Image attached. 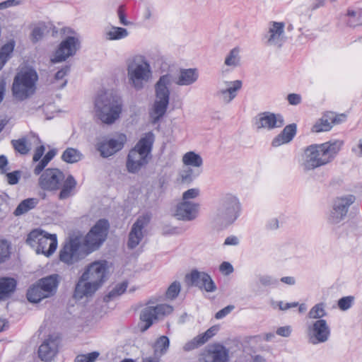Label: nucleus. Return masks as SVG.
<instances>
[{
  "label": "nucleus",
  "instance_id": "f257e3e1",
  "mask_svg": "<svg viewBox=\"0 0 362 362\" xmlns=\"http://www.w3.org/2000/svg\"><path fill=\"white\" fill-rule=\"evenodd\" d=\"M199 78L197 69H181L176 77L167 73L160 76L155 84V101L150 112L153 123H156L166 112L170 100V86L174 82L180 86H188L194 83Z\"/></svg>",
  "mask_w": 362,
  "mask_h": 362
},
{
  "label": "nucleus",
  "instance_id": "f03ea898",
  "mask_svg": "<svg viewBox=\"0 0 362 362\" xmlns=\"http://www.w3.org/2000/svg\"><path fill=\"white\" fill-rule=\"evenodd\" d=\"M343 145L341 140L329 141L320 144H311L304 148L298 164L304 172L315 170L331 163Z\"/></svg>",
  "mask_w": 362,
  "mask_h": 362
},
{
  "label": "nucleus",
  "instance_id": "7ed1b4c3",
  "mask_svg": "<svg viewBox=\"0 0 362 362\" xmlns=\"http://www.w3.org/2000/svg\"><path fill=\"white\" fill-rule=\"evenodd\" d=\"M241 204L238 198L232 194L221 196L211 214L214 228L223 230L232 225L240 216Z\"/></svg>",
  "mask_w": 362,
  "mask_h": 362
},
{
  "label": "nucleus",
  "instance_id": "20e7f679",
  "mask_svg": "<svg viewBox=\"0 0 362 362\" xmlns=\"http://www.w3.org/2000/svg\"><path fill=\"white\" fill-rule=\"evenodd\" d=\"M122 99L111 90L100 91L94 101V112L103 123L111 124L122 112Z\"/></svg>",
  "mask_w": 362,
  "mask_h": 362
},
{
  "label": "nucleus",
  "instance_id": "39448f33",
  "mask_svg": "<svg viewBox=\"0 0 362 362\" xmlns=\"http://www.w3.org/2000/svg\"><path fill=\"white\" fill-rule=\"evenodd\" d=\"M153 142L154 134L152 132H148L129 151L126 168L129 173H138L148 164Z\"/></svg>",
  "mask_w": 362,
  "mask_h": 362
},
{
  "label": "nucleus",
  "instance_id": "423d86ee",
  "mask_svg": "<svg viewBox=\"0 0 362 362\" xmlns=\"http://www.w3.org/2000/svg\"><path fill=\"white\" fill-rule=\"evenodd\" d=\"M129 85L135 90H141L152 77L149 62L143 56H135L127 62Z\"/></svg>",
  "mask_w": 362,
  "mask_h": 362
},
{
  "label": "nucleus",
  "instance_id": "0eeeda50",
  "mask_svg": "<svg viewBox=\"0 0 362 362\" xmlns=\"http://www.w3.org/2000/svg\"><path fill=\"white\" fill-rule=\"evenodd\" d=\"M38 75L33 69H23L16 74L12 84V94L15 99L23 101L30 98L36 90Z\"/></svg>",
  "mask_w": 362,
  "mask_h": 362
},
{
  "label": "nucleus",
  "instance_id": "6e6552de",
  "mask_svg": "<svg viewBox=\"0 0 362 362\" xmlns=\"http://www.w3.org/2000/svg\"><path fill=\"white\" fill-rule=\"evenodd\" d=\"M26 243L37 254L46 257L51 256L55 252L58 244L55 234H49L41 229L30 231L27 236Z\"/></svg>",
  "mask_w": 362,
  "mask_h": 362
},
{
  "label": "nucleus",
  "instance_id": "1a4fd4ad",
  "mask_svg": "<svg viewBox=\"0 0 362 362\" xmlns=\"http://www.w3.org/2000/svg\"><path fill=\"white\" fill-rule=\"evenodd\" d=\"M88 255L82 244V238L72 236L64 243L59 252V260L67 265H72Z\"/></svg>",
  "mask_w": 362,
  "mask_h": 362
},
{
  "label": "nucleus",
  "instance_id": "9d476101",
  "mask_svg": "<svg viewBox=\"0 0 362 362\" xmlns=\"http://www.w3.org/2000/svg\"><path fill=\"white\" fill-rule=\"evenodd\" d=\"M110 225L107 220L100 219L88 234L82 238V244L88 255L98 250L105 240Z\"/></svg>",
  "mask_w": 362,
  "mask_h": 362
},
{
  "label": "nucleus",
  "instance_id": "9b49d317",
  "mask_svg": "<svg viewBox=\"0 0 362 362\" xmlns=\"http://www.w3.org/2000/svg\"><path fill=\"white\" fill-rule=\"evenodd\" d=\"M331 336V329L325 320L307 323L306 337L309 344L317 345L326 343Z\"/></svg>",
  "mask_w": 362,
  "mask_h": 362
},
{
  "label": "nucleus",
  "instance_id": "f8f14e48",
  "mask_svg": "<svg viewBox=\"0 0 362 362\" xmlns=\"http://www.w3.org/2000/svg\"><path fill=\"white\" fill-rule=\"evenodd\" d=\"M264 40L267 46L281 48L286 40L285 23L276 21L269 22Z\"/></svg>",
  "mask_w": 362,
  "mask_h": 362
},
{
  "label": "nucleus",
  "instance_id": "ddd939ff",
  "mask_svg": "<svg viewBox=\"0 0 362 362\" xmlns=\"http://www.w3.org/2000/svg\"><path fill=\"white\" fill-rule=\"evenodd\" d=\"M126 142V135L119 134L112 138L98 142L96 149L103 158H108L122 150Z\"/></svg>",
  "mask_w": 362,
  "mask_h": 362
},
{
  "label": "nucleus",
  "instance_id": "4468645a",
  "mask_svg": "<svg viewBox=\"0 0 362 362\" xmlns=\"http://www.w3.org/2000/svg\"><path fill=\"white\" fill-rule=\"evenodd\" d=\"M65 176L57 168H47L40 176L38 184L44 190L55 191L59 189Z\"/></svg>",
  "mask_w": 362,
  "mask_h": 362
},
{
  "label": "nucleus",
  "instance_id": "2eb2a0df",
  "mask_svg": "<svg viewBox=\"0 0 362 362\" xmlns=\"http://www.w3.org/2000/svg\"><path fill=\"white\" fill-rule=\"evenodd\" d=\"M242 85L240 80L221 81L218 84L216 96L223 103L228 104L237 96Z\"/></svg>",
  "mask_w": 362,
  "mask_h": 362
},
{
  "label": "nucleus",
  "instance_id": "dca6fc26",
  "mask_svg": "<svg viewBox=\"0 0 362 362\" xmlns=\"http://www.w3.org/2000/svg\"><path fill=\"white\" fill-rule=\"evenodd\" d=\"M255 127L257 129L270 131L276 128H281L284 125L282 115L270 112H264L255 117Z\"/></svg>",
  "mask_w": 362,
  "mask_h": 362
},
{
  "label": "nucleus",
  "instance_id": "f3484780",
  "mask_svg": "<svg viewBox=\"0 0 362 362\" xmlns=\"http://www.w3.org/2000/svg\"><path fill=\"white\" fill-rule=\"evenodd\" d=\"M186 279L190 281L192 286L198 287L206 292L212 293L217 289L211 276L206 272L194 269L190 274L186 275Z\"/></svg>",
  "mask_w": 362,
  "mask_h": 362
},
{
  "label": "nucleus",
  "instance_id": "a211bd4d",
  "mask_svg": "<svg viewBox=\"0 0 362 362\" xmlns=\"http://www.w3.org/2000/svg\"><path fill=\"white\" fill-rule=\"evenodd\" d=\"M107 269L105 261H96L87 267L81 276L83 279H87L100 286L105 280Z\"/></svg>",
  "mask_w": 362,
  "mask_h": 362
},
{
  "label": "nucleus",
  "instance_id": "6ab92c4d",
  "mask_svg": "<svg viewBox=\"0 0 362 362\" xmlns=\"http://www.w3.org/2000/svg\"><path fill=\"white\" fill-rule=\"evenodd\" d=\"M79 47V41L74 37H68L63 40L55 52L54 57L52 59L53 63L65 61L70 56L74 55Z\"/></svg>",
  "mask_w": 362,
  "mask_h": 362
},
{
  "label": "nucleus",
  "instance_id": "aec40b11",
  "mask_svg": "<svg viewBox=\"0 0 362 362\" xmlns=\"http://www.w3.org/2000/svg\"><path fill=\"white\" fill-rule=\"evenodd\" d=\"M150 221V216L145 214L139 216L133 224L129 234L127 246L130 249L135 248L144 238L143 229Z\"/></svg>",
  "mask_w": 362,
  "mask_h": 362
},
{
  "label": "nucleus",
  "instance_id": "412c9836",
  "mask_svg": "<svg viewBox=\"0 0 362 362\" xmlns=\"http://www.w3.org/2000/svg\"><path fill=\"white\" fill-rule=\"evenodd\" d=\"M199 209V204L189 201H182L176 206L175 216L178 220L190 221L197 218Z\"/></svg>",
  "mask_w": 362,
  "mask_h": 362
},
{
  "label": "nucleus",
  "instance_id": "4be33fe9",
  "mask_svg": "<svg viewBox=\"0 0 362 362\" xmlns=\"http://www.w3.org/2000/svg\"><path fill=\"white\" fill-rule=\"evenodd\" d=\"M100 286H97L94 283L87 279H83V276H81L78 280L74 291V298L77 299H81L86 296L93 295Z\"/></svg>",
  "mask_w": 362,
  "mask_h": 362
},
{
  "label": "nucleus",
  "instance_id": "5701e85b",
  "mask_svg": "<svg viewBox=\"0 0 362 362\" xmlns=\"http://www.w3.org/2000/svg\"><path fill=\"white\" fill-rule=\"evenodd\" d=\"M57 352V341L49 338L43 341L38 349V355L42 361L51 360Z\"/></svg>",
  "mask_w": 362,
  "mask_h": 362
},
{
  "label": "nucleus",
  "instance_id": "b1692460",
  "mask_svg": "<svg viewBox=\"0 0 362 362\" xmlns=\"http://www.w3.org/2000/svg\"><path fill=\"white\" fill-rule=\"evenodd\" d=\"M296 124H291L284 127L283 131L277 135L272 142L274 147L290 142L296 134Z\"/></svg>",
  "mask_w": 362,
  "mask_h": 362
},
{
  "label": "nucleus",
  "instance_id": "393cba45",
  "mask_svg": "<svg viewBox=\"0 0 362 362\" xmlns=\"http://www.w3.org/2000/svg\"><path fill=\"white\" fill-rule=\"evenodd\" d=\"M228 350L223 346L217 344L209 351L205 357L206 362H228Z\"/></svg>",
  "mask_w": 362,
  "mask_h": 362
},
{
  "label": "nucleus",
  "instance_id": "a878e982",
  "mask_svg": "<svg viewBox=\"0 0 362 362\" xmlns=\"http://www.w3.org/2000/svg\"><path fill=\"white\" fill-rule=\"evenodd\" d=\"M38 283L42 288V292L45 293V296L49 298L54 296L57 291L59 284V276L57 274L48 276L40 279Z\"/></svg>",
  "mask_w": 362,
  "mask_h": 362
},
{
  "label": "nucleus",
  "instance_id": "bb28decb",
  "mask_svg": "<svg viewBox=\"0 0 362 362\" xmlns=\"http://www.w3.org/2000/svg\"><path fill=\"white\" fill-rule=\"evenodd\" d=\"M16 280L11 277H0V301L11 296L16 288Z\"/></svg>",
  "mask_w": 362,
  "mask_h": 362
},
{
  "label": "nucleus",
  "instance_id": "cd10ccee",
  "mask_svg": "<svg viewBox=\"0 0 362 362\" xmlns=\"http://www.w3.org/2000/svg\"><path fill=\"white\" fill-rule=\"evenodd\" d=\"M240 51L238 47H234L226 55L225 60H224V65L221 70V73L223 75L229 71V69L228 68H226V66L229 67L231 69H234L235 68L240 66Z\"/></svg>",
  "mask_w": 362,
  "mask_h": 362
},
{
  "label": "nucleus",
  "instance_id": "c85d7f7f",
  "mask_svg": "<svg viewBox=\"0 0 362 362\" xmlns=\"http://www.w3.org/2000/svg\"><path fill=\"white\" fill-rule=\"evenodd\" d=\"M160 298L157 297H152L147 302L148 305L153 307V312L156 315H158V320L170 314L173 310V308L171 305L165 303H160Z\"/></svg>",
  "mask_w": 362,
  "mask_h": 362
},
{
  "label": "nucleus",
  "instance_id": "c756f323",
  "mask_svg": "<svg viewBox=\"0 0 362 362\" xmlns=\"http://www.w3.org/2000/svg\"><path fill=\"white\" fill-rule=\"evenodd\" d=\"M153 306L148 305L146 303V306L142 309L140 314V320L141 322L145 323L144 327L141 329L144 332L148 329L153 323L154 321L158 320V315L154 312Z\"/></svg>",
  "mask_w": 362,
  "mask_h": 362
},
{
  "label": "nucleus",
  "instance_id": "7c9ffc66",
  "mask_svg": "<svg viewBox=\"0 0 362 362\" xmlns=\"http://www.w3.org/2000/svg\"><path fill=\"white\" fill-rule=\"evenodd\" d=\"M201 173L200 169H193L190 167L183 168L178 174L177 181L179 184H190Z\"/></svg>",
  "mask_w": 362,
  "mask_h": 362
},
{
  "label": "nucleus",
  "instance_id": "2f4dec72",
  "mask_svg": "<svg viewBox=\"0 0 362 362\" xmlns=\"http://www.w3.org/2000/svg\"><path fill=\"white\" fill-rule=\"evenodd\" d=\"M62 185V189L59 194V199H66L73 195V192L76 186V181L74 177L69 175Z\"/></svg>",
  "mask_w": 362,
  "mask_h": 362
},
{
  "label": "nucleus",
  "instance_id": "473e14b6",
  "mask_svg": "<svg viewBox=\"0 0 362 362\" xmlns=\"http://www.w3.org/2000/svg\"><path fill=\"white\" fill-rule=\"evenodd\" d=\"M332 117V112L324 115L322 118L313 125L312 131L313 132H321L330 130L333 127Z\"/></svg>",
  "mask_w": 362,
  "mask_h": 362
},
{
  "label": "nucleus",
  "instance_id": "72a5a7b5",
  "mask_svg": "<svg viewBox=\"0 0 362 362\" xmlns=\"http://www.w3.org/2000/svg\"><path fill=\"white\" fill-rule=\"evenodd\" d=\"M182 160L186 167H193L194 169H199L203 165L202 158L194 151L184 154Z\"/></svg>",
  "mask_w": 362,
  "mask_h": 362
},
{
  "label": "nucleus",
  "instance_id": "f704fd0d",
  "mask_svg": "<svg viewBox=\"0 0 362 362\" xmlns=\"http://www.w3.org/2000/svg\"><path fill=\"white\" fill-rule=\"evenodd\" d=\"M129 32L126 28L112 26L106 28L105 36L107 40H119L127 37Z\"/></svg>",
  "mask_w": 362,
  "mask_h": 362
},
{
  "label": "nucleus",
  "instance_id": "c9c22d12",
  "mask_svg": "<svg viewBox=\"0 0 362 362\" xmlns=\"http://www.w3.org/2000/svg\"><path fill=\"white\" fill-rule=\"evenodd\" d=\"M355 200L356 198L354 195H345L337 197L333 205L337 207V210H339L347 215L350 206L355 202Z\"/></svg>",
  "mask_w": 362,
  "mask_h": 362
},
{
  "label": "nucleus",
  "instance_id": "e433bc0d",
  "mask_svg": "<svg viewBox=\"0 0 362 362\" xmlns=\"http://www.w3.org/2000/svg\"><path fill=\"white\" fill-rule=\"evenodd\" d=\"M42 291V288L37 281L36 284L33 285L28 290L27 298L28 301L37 303L41 300L48 298V296H45V293Z\"/></svg>",
  "mask_w": 362,
  "mask_h": 362
},
{
  "label": "nucleus",
  "instance_id": "4c0bfd02",
  "mask_svg": "<svg viewBox=\"0 0 362 362\" xmlns=\"http://www.w3.org/2000/svg\"><path fill=\"white\" fill-rule=\"evenodd\" d=\"M83 158V155L76 148H68L62 155V159L68 163H74L80 161Z\"/></svg>",
  "mask_w": 362,
  "mask_h": 362
},
{
  "label": "nucleus",
  "instance_id": "58836bf2",
  "mask_svg": "<svg viewBox=\"0 0 362 362\" xmlns=\"http://www.w3.org/2000/svg\"><path fill=\"white\" fill-rule=\"evenodd\" d=\"M37 204V199L29 198L22 201L15 209L13 214L15 216H21L27 213L30 209L35 207Z\"/></svg>",
  "mask_w": 362,
  "mask_h": 362
},
{
  "label": "nucleus",
  "instance_id": "ea45409f",
  "mask_svg": "<svg viewBox=\"0 0 362 362\" xmlns=\"http://www.w3.org/2000/svg\"><path fill=\"white\" fill-rule=\"evenodd\" d=\"M14 47L15 42L11 40L5 44L0 49V70H1L7 61L11 58Z\"/></svg>",
  "mask_w": 362,
  "mask_h": 362
},
{
  "label": "nucleus",
  "instance_id": "a19ab883",
  "mask_svg": "<svg viewBox=\"0 0 362 362\" xmlns=\"http://www.w3.org/2000/svg\"><path fill=\"white\" fill-rule=\"evenodd\" d=\"M170 345V341L168 337L161 336L156 341L154 345L155 355L160 356L166 353Z\"/></svg>",
  "mask_w": 362,
  "mask_h": 362
},
{
  "label": "nucleus",
  "instance_id": "79ce46f5",
  "mask_svg": "<svg viewBox=\"0 0 362 362\" xmlns=\"http://www.w3.org/2000/svg\"><path fill=\"white\" fill-rule=\"evenodd\" d=\"M327 315L325 304L320 303L315 305L309 311L308 317L315 320H323L322 317Z\"/></svg>",
  "mask_w": 362,
  "mask_h": 362
},
{
  "label": "nucleus",
  "instance_id": "37998d69",
  "mask_svg": "<svg viewBox=\"0 0 362 362\" xmlns=\"http://www.w3.org/2000/svg\"><path fill=\"white\" fill-rule=\"evenodd\" d=\"M346 217V214L339 210H337V207L333 205L328 216V222L332 225L337 226L340 224Z\"/></svg>",
  "mask_w": 362,
  "mask_h": 362
},
{
  "label": "nucleus",
  "instance_id": "c03bdc74",
  "mask_svg": "<svg viewBox=\"0 0 362 362\" xmlns=\"http://www.w3.org/2000/svg\"><path fill=\"white\" fill-rule=\"evenodd\" d=\"M127 288V284L125 282L116 285L115 287L104 297V300L105 302H110L112 299L124 293Z\"/></svg>",
  "mask_w": 362,
  "mask_h": 362
},
{
  "label": "nucleus",
  "instance_id": "a18cd8bd",
  "mask_svg": "<svg viewBox=\"0 0 362 362\" xmlns=\"http://www.w3.org/2000/svg\"><path fill=\"white\" fill-rule=\"evenodd\" d=\"M11 255V244L4 239H0V264L9 259Z\"/></svg>",
  "mask_w": 362,
  "mask_h": 362
},
{
  "label": "nucleus",
  "instance_id": "49530a36",
  "mask_svg": "<svg viewBox=\"0 0 362 362\" xmlns=\"http://www.w3.org/2000/svg\"><path fill=\"white\" fill-rule=\"evenodd\" d=\"M69 71L70 67L69 66H65L56 73L54 76V82L62 81L61 83L57 85L58 88H63L66 86L67 81L66 79H64V78L67 75Z\"/></svg>",
  "mask_w": 362,
  "mask_h": 362
},
{
  "label": "nucleus",
  "instance_id": "de8ad7c7",
  "mask_svg": "<svg viewBox=\"0 0 362 362\" xmlns=\"http://www.w3.org/2000/svg\"><path fill=\"white\" fill-rule=\"evenodd\" d=\"M11 143L15 150L21 154H26L30 150L25 138L13 140Z\"/></svg>",
  "mask_w": 362,
  "mask_h": 362
},
{
  "label": "nucleus",
  "instance_id": "09e8293b",
  "mask_svg": "<svg viewBox=\"0 0 362 362\" xmlns=\"http://www.w3.org/2000/svg\"><path fill=\"white\" fill-rule=\"evenodd\" d=\"M347 16L349 19L347 21V24L350 27H355L357 25L361 24L360 22V13L358 11L349 9L347 11Z\"/></svg>",
  "mask_w": 362,
  "mask_h": 362
},
{
  "label": "nucleus",
  "instance_id": "8fccbe9b",
  "mask_svg": "<svg viewBox=\"0 0 362 362\" xmlns=\"http://www.w3.org/2000/svg\"><path fill=\"white\" fill-rule=\"evenodd\" d=\"M180 284L178 281L172 283L166 291V296L168 298H175L180 291Z\"/></svg>",
  "mask_w": 362,
  "mask_h": 362
},
{
  "label": "nucleus",
  "instance_id": "3c124183",
  "mask_svg": "<svg viewBox=\"0 0 362 362\" xmlns=\"http://www.w3.org/2000/svg\"><path fill=\"white\" fill-rule=\"evenodd\" d=\"M354 297L351 296L342 297L338 300V306L341 310H347L353 305Z\"/></svg>",
  "mask_w": 362,
  "mask_h": 362
},
{
  "label": "nucleus",
  "instance_id": "603ef678",
  "mask_svg": "<svg viewBox=\"0 0 362 362\" xmlns=\"http://www.w3.org/2000/svg\"><path fill=\"white\" fill-rule=\"evenodd\" d=\"M99 356L98 351H93L87 354L78 355L74 362H94Z\"/></svg>",
  "mask_w": 362,
  "mask_h": 362
},
{
  "label": "nucleus",
  "instance_id": "864d4df0",
  "mask_svg": "<svg viewBox=\"0 0 362 362\" xmlns=\"http://www.w3.org/2000/svg\"><path fill=\"white\" fill-rule=\"evenodd\" d=\"M204 343L202 342V340L199 335L191 339L190 341H187L185 344L183 346V350L185 351H189L192 350H194L199 346L203 345Z\"/></svg>",
  "mask_w": 362,
  "mask_h": 362
},
{
  "label": "nucleus",
  "instance_id": "5fc2aeb1",
  "mask_svg": "<svg viewBox=\"0 0 362 362\" xmlns=\"http://www.w3.org/2000/svg\"><path fill=\"white\" fill-rule=\"evenodd\" d=\"M258 280L263 286H276L278 284V280L270 275H259Z\"/></svg>",
  "mask_w": 362,
  "mask_h": 362
},
{
  "label": "nucleus",
  "instance_id": "6e6d98bb",
  "mask_svg": "<svg viewBox=\"0 0 362 362\" xmlns=\"http://www.w3.org/2000/svg\"><path fill=\"white\" fill-rule=\"evenodd\" d=\"M218 328L216 326H213L208 329L205 332L199 334V337H200L202 342L204 343V344L207 342L213 336H214L216 332H218Z\"/></svg>",
  "mask_w": 362,
  "mask_h": 362
},
{
  "label": "nucleus",
  "instance_id": "4d7b16f0",
  "mask_svg": "<svg viewBox=\"0 0 362 362\" xmlns=\"http://www.w3.org/2000/svg\"><path fill=\"white\" fill-rule=\"evenodd\" d=\"M199 195V189L198 188H192L185 191L182 194L183 202L188 201L197 198Z\"/></svg>",
  "mask_w": 362,
  "mask_h": 362
},
{
  "label": "nucleus",
  "instance_id": "13d9d810",
  "mask_svg": "<svg viewBox=\"0 0 362 362\" xmlns=\"http://www.w3.org/2000/svg\"><path fill=\"white\" fill-rule=\"evenodd\" d=\"M6 180L9 185H16L21 177V172L18 170L13 171L12 173H8L6 174Z\"/></svg>",
  "mask_w": 362,
  "mask_h": 362
},
{
  "label": "nucleus",
  "instance_id": "bf43d9fd",
  "mask_svg": "<svg viewBox=\"0 0 362 362\" xmlns=\"http://www.w3.org/2000/svg\"><path fill=\"white\" fill-rule=\"evenodd\" d=\"M235 308L234 305H229L224 308L217 312L215 315V317L218 320L222 319L230 313Z\"/></svg>",
  "mask_w": 362,
  "mask_h": 362
},
{
  "label": "nucleus",
  "instance_id": "052dcab7",
  "mask_svg": "<svg viewBox=\"0 0 362 362\" xmlns=\"http://www.w3.org/2000/svg\"><path fill=\"white\" fill-rule=\"evenodd\" d=\"M220 272L225 275H228L233 272V267L230 262H223L219 267Z\"/></svg>",
  "mask_w": 362,
  "mask_h": 362
},
{
  "label": "nucleus",
  "instance_id": "680f3d73",
  "mask_svg": "<svg viewBox=\"0 0 362 362\" xmlns=\"http://www.w3.org/2000/svg\"><path fill=\"white\" fill-rule=\"evenodd\" d=\"M288 101L289 104L292 105H296L300 103L301 102V97L298 94L296 93H291L288 95L287 96Z\"/></svg>",
  "mask_w": 362,
  "mask_h": 362
},
{
  "label": "nucleus",
  "instance_id": "e2e57ef3",
  "mask_svg": "<svg viewBox=\"0 0 362 362\" xmlns=\"http://www.w3.org/2000/svg\"><path fill=\"white\" fill-rule=\"evenodd\" d=\"M291 333V328L290 326H284L279 327L276 329V334L284 337H288Z\"/></svg>",
  "mask_w": 362,
  "mask_h": 362
},
{
  "label": "nucleus",
  "instance_id": "0e129e2a",
  "mask_svg": "<svg viewBox=\"0 0 362 362\" xmlns=\"http://www.w3.org/2000/svg\"><path fill=\"white\" fill-rule=\"evenodd\" d=\"M48 163H49L44 158H42V159L40 160L39 163L35 165L34 168V173L35 175H39Z\"/></svg>",
  "mask_w": 362,
  "mask_h": 362
},
{
  "label": "nucleus",
  "instance_id": "69168bd1",
  "mask_svg": "<svg viewBox=\"0 0 362 362\" xmlns=\"http://www.w3.org/2000/svg\"><path fill=\"white\" fill-rule=\"evenodd\" d=\"M45 151V148L44 146L42 145V146L37 147L35 151L33 160L34 162L39 161L40 160V158H42V156H43Z\"/></svg>",
  "mask_w": 362,
  "mask_h": 362
},
{
  "label": "nucleus",
  "instance_id": "338daca9",
  "mask_svg": "<svg viewBox=\"0 0 362 362\" xmlns=\"http://www.w3.org/2000/svg\"><path fill=\"white\" fill-rule=\"evenodd\" d=\"M298 305V303H284L283 301L278 302V307L281 310H286Z\"/></svg>",
  "mask_w": 362,
  "mask_h": 362
},
{
  "label": "nucleus",
  "instance_id": "774afa93",
  "mask_svg": "<svg viewBox=\"0 0 362 362\" xmlns=\"http://www.w3.org/2000/svg\"><path fill=\"white\" fill-rule=\"evenodd\" d=\"M240 240L237 236L230 235L226 238L224 244L226 245H233L236 246L239 244Z\"/></svg>",
  "mask_w": 362,
  "mask_h": 362
}]
</instances>
